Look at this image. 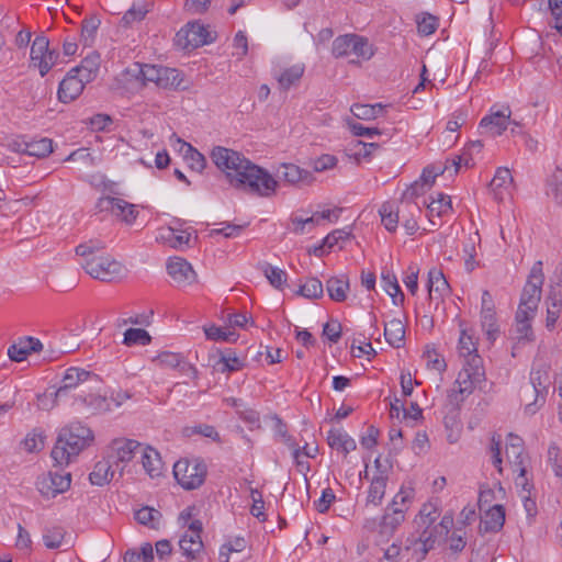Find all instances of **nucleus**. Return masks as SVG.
<instances>
[{"instance_id": "f257e3e1", "label": "nucleus", "mask_w": 562, "mask_h": 562, "mask_svg": "<svg viewBox=\"0 0 562 562\" xmlns=\"http://www.w3.org/2000/svg\"><path fill=\"white\" fill-rule=\"evenodd\" d=\"M214 165L225 173L227 181L236 189H248L260 196L276 193L278 181L263 168L255 165L243 154L222 146L211 151Z\"/></svg>"}, {"instance_id": "f03ea898", "label": "nucleus", "mask_w": 562, "mask_h": 562, "mask_svg": "<svg viewBox=\"0 0 562 562\" xmlns=\"http://www.w3.org/2000/svg\"><path fill=\"white\" fill-rule=\"evenodd\" d=\"M94 440L93 431L80 422L71 423L59 430L52 450L53 460L59 464H68Z\"/></svg>"}, {"instance_id": "7ed1b4c3", "label": "nucleus", "mask_w": 562, "mask_h": 562, "mask_svg": "<svg viewBox=\"0 0 562 562\" xmlns=\"http://www.w3.org/2000/svg\"><path fill=\"white\" fill-rule=\"evenodd\" d=\"M81 267L93 279L102 282H114L124 277L126 269L110 255H99L86 259Z\"/></svg>"}, {"instance_id": "20e7f679", "label": "nucleus", "mask_w": 562, "mask_h": 562, "mask_svg": "<svg viewBox=\"0 0 562 562\" xmlns=\"http://www.w3.org/2000/svg\"><path fill=\"white\" fill-rule=\"evenodd\" d=\"M173 475L177 482L186 490L200 487L206 476V465L198 459H182L173 464Z\"/></svg>"}, {"instance_id": "39448f33", "label": "nucleus", "mask_w": 562, "mask_h": 562, "mask_svg": "<svg viewBox=\"0 0 562 562\" xmlns=\"http://www.w3.org/2000/svg\"><path fill=\"white\" fill-rule=\"evenodd\" d=\"M331 52L337 58L353 54L364 60L370 59L374 54L368 40L356 34H346L335 38Z\"/></svg>"}, {"instance_id": "423d86ee", "label": "nucleus", "mask_w": 562, "mask_h": 562, "mask_svg": "<svg viewBox=\"0 0 562 562\" xmlns=\"http://www.w3.org/2000/svg\"><path fill=\"white\" fill-rule=\"evenodd\" d=\"M543 281L542 262L537 261L532 266L528 281L522 290L519 307H526L531 314L536 313L541 299Z\"/></svg>"}, {"instance_id": "0eeeda50", "label": "nucleus", "mask_w": 562, "mask_h": 562, "mask_svg": "<svg viewBox=\"0 0 562 562\" xmlns=\"http://www.w3.org/2000/svg\"><path fill=\"white\" fill-rule=\"evenodd\" d=\"M58 52L49 49V40L46 36H37L31 46L30 66L37 68L44 77L57 63Z\"/></svg>"}, {"instance_id": "6e6552de", "label": "nucleus", "mask_w": 562, "mask_h": 562, "mask_svg": "<svg viewBox=\"0 0 562 562\" xmlns=\"http://www.w3.org/2000/svg\"><path fill=\"white\" fill-rule=\"evenodd\" d=\"M212 41L207 29L198 22L188 23L176 34L177 46L186 50L198 48Z\"/></svg>"}, {"instance_id": "1a4fd4ad", "label": "nucleus", "mask_w": 562, "mask_h": 562, "mask_svg": "<svg viewBox=\"0 0 562 562\" xmlns=\"http://www.w3.org/2000/svg\"><path fill=\"white\" fill-rule=\"evenodd\" d=\"M71 482L69 472L50 471L37 479V490L45 497H55L58 494L66 492Z\"/></svg>"}, {"instance_id": "9d476101", "label": "nucleus", "mask_w": 562, "mask_h": 562, "mask_svg": "<svg viewBox=\"0 0 562 562\" xmlns=\"http://www.w3.org/2000/svg\"><path fill=\"white\" fill-rule=\"evenodd\" d=\"M512 111L509 106L503 110L494 111L491 109V114L484 116L480 122V127L485 130V133L492 137L503 134L509 124H517L516 120L510 119Z\"/></svg>"}, {"instance_id": "9b49d317", "label": "nucleus", "mask_w": 562, "mask_h": 562, "mask_svg": "<svg viewBox=\"0 0 562 562\" xmlns=\"http://www.w3.org/2000/svg\"><path fill=\"white\" fill-rule=\"evenodd\" d=\"M438 515L439 514L437 507L432 503L424 504L419 510L420 525L425 526L426 529H428V527L435 522ZM434 543L435 539L432 538V532L424 530L418 541H416V544L420 547V550L423 552L422 558H424L427 554V552L434 548Z\"/></svg>"}, {"instance_id": "f8f14e48", "label": "nucleus", "mask_w": 562, "mask_h": 562, "mask_svg": "<svg viewBox=\"0 0 562 562\" xmlns=\"http://www.w3.org/2000/svg\"><path fill=\"white\" fill-rule=\"evenodd\" d=\"M168 274L180 286L191 285L196 282V273L192 266L183 258H170L167 263Z\"/></svg>"}, {"instance_id": "ddd939ff", "label": "nucleus", "mask_w": 562, "mask_h": 562, "mask_svg": "<svg viewBox=\"0 0 562 562\" xmlns=\"http://www.w3.org/2000/svg\"><path fill=\"white\" fill-rule=\"evenodd\" d=\"M278 175L284 182L299 188L308 187L315 181L312 171L294 164H281L278 169Z\"/></svg>"}, {"instance_id": "4468645a", "label": "nucleus", "mask_w": 562, "mask_h": 562, "mask_svg": "<svg viewBox=\"0 0 562 562\" xmlns=\"http://www.w3.org/2000/svg\"><path fill=\"white\" fill-rule=\"evenodd\" d=\"M201 532L202 522L200 520H192L187 532L179 540L180 549L188 558L194 559L195 554L202 550Z\"/></svg>"}, {"instance_id": "2eb2a0df", "label": "nucleus", "mask_w": 562, "mask_h": 562, "mask_svg": "<svg viewBox=\"0 0 562 562\" xmlns=\"http://www.w3.org/2000/svg\"><path fill=\"white\" fill-rule=\"evenodd\" d=\"M481 324L488 340L494 341L498 333V328L496 324L495 305L493 297L487 290H484L482 293Z\"/></svg>"}, {"instance_id": "dca6fc26", "label": "nucleus", "mask_w": 562, "mask_h": 562, "mask_svg": "<svg viewBox=\"0 0 562 562\" xmlns=\"http://www.w3.org/2000/svg\"><path fill=\"white\" fill-rule=\"evenodd\" d=\"M86 81L79 77L72 69L60 81L58 87V100L63 103H69L77 99L85 89Z\"/></svg>"}, {"instance_id": "f3484780", "label": "nucleus", "mask_w": 562, "mask_h": 562, "mask_svg": "<svg viewBox=\"0 0 562 562\" xmlns=\"http://www.w3.org/2000/svg\"><path fill=\"white\" fill-rule=\"evenodd\" d=\"M153 361L161 368L178 369L182 374L190 375L192 379L198 378L196 368L187 362L180 353L162 351Z\"/></svg>"}, {"instance_id": "a211bd4d", "label": "nucleus", "mask_w": 562, "mask_h": 562, "mask_svg": "<svg viewBox=\"0 0 562 562\" xmlns=\"http://www.w3.org/2000/svg\"><path fill=\"white\" fill-rule=\"evenodd\" d=\"M89 379L97 380V375L85 369H67L61 380V385L55 392V401H59L67 395L70 389L77 387L79 384L85 383Z\"/></svg>"}, {"instance_id": "6ab92c4d", "label": "nucleus", "mask_w": 562, "mask_h": 562, "mask_svg": "<svg viewBox=\"0 0 562 562\" xmlns=\"http://www.w3.org/2000/svg\"><path fill=\"white\" fill-rule=\"evenodd\" d=\"M102 209L110 211L125 223L131 224L136 220L138 212L133 204L127 203L123 199L106 196L100 200Z\"/></svg>"}, {"instance_id": "aec40b11", "label": "nucleus", "mask_w": 562, "mask_h": 562, "mask_svg": "<svg viewBox=\"0 0 562 562\" xmlns=\"http://www.w3.org/2000/svg\"><path fill=\"white\" fill-rule=\"evenodd\" d=\"M42 349L43 344L40 339L34 337H22L8 348V356L10 360L21 362L24 361L32 352H40Z\"/></svg>"}, {"instance_id": "412c9836", "label": "nucleus", "mask_w": 562, "mask_h": 562, "mask_svg": "<svg viewBox=\"0 0 562 562\" xmlns=\"http://www.w3.org/2000/svg\"><path fill=\"white\" fill-rule=\"evenodd\" d=\"M482 381H474L472 375L468 371H460L457 380L454 381L453 387L449 392V398L451 403L459 404L465 400L467 396L472 394L476 384Z\"/></svg>"}, {"instance_id": "4be33fe9", "label": "nucleus", "mask_w": 562, "mask_h": 562, "mask_svg": "<svg viewBox=\"0 0 562 562\" xmlns=\"http://www.w3.org/2000/svg\"><path fill=\"white\" fill-rule=\"evenodd\" d=\"M142 74V64L133 63L117 76L116 81L125 91L135 92L143 89Z\"/></svg>"}, {"instance_id": "5701e85b", "label": "nucleus", "mask_w": 562, "mask_h": 562, "mask_svg": "<svg viewBox=\"0 0 562 562\" xmlns=\"http://www.w3.org/2000/svg\"><path fill=\"white\" fill-rule=\"evenodd\" d=\"M111 448L116 463H127L136 453H140L142 443L133 439L119 438L113 440Z\"/></svg>"}, {"instance_id": "b1692460", "label": "nucleus", "mask_w": 562, "mask_h": 562, "mask_svg": "<svg viewBox=\"0 0 562 562\" xmlns=\"http://www.w3.org/2000/svg\"><path fill=\"white\" fill-rule=\"evenodd\" d=\"M505 522V509L502 505H494L485 510L479 527L480 533L497 532Z\"/></svg>"}, {"instance_id": "393cba45", "label": "nucleus", "mask_w": 562, "mask_h": 562, "mask_svg": "<svg viewBox=\"0 0 562 562\" xmlns=\"http://www.w3.org/2000/svg\"><path fill=\"white\" fill-rule=\"evenodd\" d=\"M14 149L29 156L44 158L53 151V140L44 137L31 142H15Z\"/></svg>"}, {"instance_id": "a878e982", "label": "nucleus", "mask_w": 562, "mask_h": 562, "mask_svg": "<svg viewBox=\"0 0 562 562\" xmlns=\"http://www.w3.org/2000/svg\"><path fill=\"white\" fill-rule=\"evenodd\" d=\"M546 326L553 329L562 312V289L560 285L551 286L547 297Z\"/></svg>"}, {"instance_id": "bb28decb", "label": "nucleus", "mask_w": 562, "mask_h": 562, "mask_svg": "<svg viewBox=\"0 0 562 562\" xmlns=\"http://www.w3.org/2000/svg\"><path fill=\"white\" fill-rule=\"evenodd\" d=\"M428 294L430 300H441L450 293V285L441 270L436 268L428 272Z\"/></svg>"}, {"instance_id": "cd10ccee", "label": "nucleus", "mask_w": 562, "mask_h": 562, "mask_svg": "<svg viewBox=\"0 0 562 562\" xmlns=\"http://www.w3.org/2000/svg\"><path fill=\"white\" fill-rule=\"evenodd\" d=\"M75 401L87 407L92 415L105 414L112 411L109 398L100 394L78 395Z\"/></svg>"}, {"instance_id": "c85d7f7f", "label": "nucleus", "mask_w": 562, "mask_h": 562, "mask_svg": "<svg viewBox=\"0 0 562 562\" xmlns=\"http://www.w3.org/2000/svg\"><path fill=\"white\" fill-rule=\"evenodd\" d=\"M140 456L143 468L150 477H157L161 475L164 463L159 452L156 449L142 446Z\"/></svg>"}, {"instance_id": "c756f323", "label": "nucleus", "mask_w": 562, "mask_h": 562, "mask_svg": "<svg viewBox=\"0 0 562 562\" xmlns=\"http://www.w3.org/2000/svg\"><path fill=\"white\" fill-rule=\"evenodd\" d=\"M99 68L100 55L97 52H92L82 59L79 66L72 68V72H76L88 83L95 79Z\"/></svg>"}, {"instance_id": "7c9ffc66", "label": "nucleus", "mask_w": 562, "mask_h": 562, "mask_svg": "<svg viewBox=\"0 0 562 562\" xmlns=\"http://www.w3.org/2000/svg\"><path fill=\"white\" fill-rule=\"evenodd\" d=\"M327 442L330 448L344 452L347 456L357 447L356 441L341 429H331L327 435Z\"/></svg>"}, {"instance_id": "2f4dec72", "label": "nucleus", "mask_w": 562, "mask_h": 562, "mask_svg": "<svg viewBox=\"0 0 562 562\" xmlns=\"http://www.w3.org/2000/svg\"><path fill=\"white\" fill-rule=\"evenodd\" d=\"M404 519L405 508L403 507H395L393 510L386 512L380 524V535L385 537L392 536Z\"/></svg>"}, {"instance_id": "473e14b6", "label": "nucleus", "mask_w": 562, "mask_h": 562, "mask_svg": "<svg viewBox=\"0 0 562 562\" xmlns=\"http://www.w3.org/2000/svg\"><path fill=\"white\" fill-rule=\"evenodd\" d=\"M156 240L168 244L172 248L180 249L183 246H188L190 234L187 232L177 233L175 229L167 227L159 229Z\"/></svg>"}, {"instance_id": "72a5a7b5", "label": "nucleus", "mask_w": 562, "mask_h": 562, "mask_svg": "<svg viewBox=\"0 0 562 562\" xmlns=\"http://www.w3.org/2000/svg\"><path fill=\"white\" fill-rule=\"evenodd\" d=\"M535 314H531L526 307H518L516 313V333L518 340L525 339L530 341L533 339L530 321Z\"/></svg>"}, {"instance_id": "f704fd0d", "label": "nucleus", "mask_w": 562, "mask_h": 562, "mask_svg": "<svg viewBox=\"0 0 562 562\" xmlns=\"http://www.w3.org/2000/svg\"><path fill=\"white\" fill-rule=\"evenodd\" d=\"M326 290L329 297L336 302H344L349 290V281L345 276L331 277L326 281Z\"/></svg>"}, {"instance_id": "c9c22d12", "label": "nucleus", "mask_w": 562, "mask_h": 562, "mask_svg": "<svg viewBox=\"0 0 562 562\" xmlns=\"http://www.w3.org/2000/svg\"><path fill=\"white\" fill-rule=\"evenodd\" d=\"M513 176L508 168L499 167L494 178L490 182V188L494 192L496 200L502 201L504 199L502 189H507L513 184Z\"/></svg>"}, {"instance_id": "e433bc0d", "label": "nucleus", "mask_w": 562, "mask_h": 562, "mask_svg": "<svg viewBox=\"0 0 562 562\" xmlns=\"http://www.w3.org/2000/svg\"><path fill=\"white\" fill-rule=\"evenodd\" d=\"M385 340L393 347L400 348L405 337V328L401 319H392L384 326Z\"/></svg>"}, {"instance_id": "4c0bfd02", "label": "nucleus", "mask_w": 562, "mask_h": 562, "mask_svg": "<svg viewBox=\"0 0 562 562\" xmlns=\"http://www.w3.org/2000/svg\"><path fill=\"white\" fill-rule=\"evenodd\" d=\"M387 476L380 473L373 476L368 491L367 503L378 506L381 504L385 490H386Z\"/></svg>"}, {"instance_id": "58836bf2", "label": "nucleus", "mask_w": 562, "mask_h": 562, "mask_svg": "<svg viewBox=\"0 0 562 562\" xmlns=\"http://www.w3.org/2000/svg\"><path fill=\"white\" fill-rule=\"evenodd\" d=\"M428 187L422 182L420 180L415 181L411 187H408L402 195L401 203L404 204L411 212L417 211L422 212L419 205L415 203V199L423 195L426 192Z\"/></svg>"}, {"instance_id": "ea45409f", "label": "nucleus", "mask_w": 562, "mask_h": 562, "mask_svg": "<svg viewBox=\"0 0 562 562\" xmlns=\"http://www.w3.org/2000/svg\"><path fill=\"white\" fill-rule=\"evenodd\" d=\"M101 24L98 15L93 14L90 18H87L81 23V32H80V42L85 47L92 46L97 31Z\"/></svg>"}, {"instance_id": "a19ab883", "label": "nucleus", "mask_w": 562, "mask_h": 562, "mask_svg": "<svg viewBox=\"0 0 562 562\" xmlns=\"http://www.w3.org/2000/svg\"><path fill=\"white\" fill-rule=\"evenodd\" d=\"M182 76L181 72L176 68L161 67V75H159L158 87L162 89H181Z\"/></svg>"}, {"instance_id": "79ce46f5", "label": "nucleus", "mask_w": 562, "mask_h": 562, "mask_svg": "<svg viewBox=\"0 0 562 562\" xmlns=\"http://www.w3.org/2000/svg\"><path fill=\"white\" fill-rule=\"evenodd\" d=\"M114 475L112 465L109 461H99L95 463L93 471L89 475L91 484L102 486L109 483Z\"/></svg>"}, {"instance_id": "37998d69", "label": "nucleus", "mask_w": 562, "mask_h": 562, "mask_svg": "<svg viewBox=\"0 0 562 562\" xmlns=\"http://www.w3.org/2000/svg\"><path fill=\"white\" fill-rule=\"evenodd\" d=\"M260 270L273 288L280 290L286 284L288 273L284 270L273 267L269 262L260 263Z\"/></svg>"}, {"instance_id": "c03bdc74", "label": "nucleus", "mask_w": 562, "mask_h": 562, "mask_svg": "<svg viewBox=\"0 0 562 562\" xmlns=\"http://www.w3.org/2000/svg\"><path fill=\"white\" fill-rule=\"evenodd\" d=\"M530 382L537 396H544L550 384V376L546 367L533 369L530 373Z\"/></svg>"}, {"instance_id": "a18cd8bd", "label": "nucleus", "mask_w": 562, "mask_h": 562, "mask_svg": "<svg viewBox=\"0 0 562 562\" xmlns=\"http://www.w3.org/2000/svg\"><path fill=\"white\" fill-rule=\"evenodd\" d=\"M398 211V207L391 202L383 203L379 211L381 222L389 232H395L397 228Z\"/></svg>"}, {"instance_id": "49530a36", "label": "nucleus", "mask_w": 562, "mask_h": 562, "mask_svg": "<svg viewBox=\"0 0 562 562\" xmlns=\"http://www.w3.org/2000/svg\"><path fill=\"white\" fill-rule=\"evenodd\" d=\"M161 514L153 507H142L135 512V519L151 529H158L160 524Z\"/></svg>"}, {"instance_id": "de8ad7c7", "label": "nucleus", "mask_w": 562, "mask_h": 562, "mask_svg": "<svg viewBox=\"0 0 562 562\" xmlns=\"http://www.w3.org/2000/svg\"><path fill=\"white\" fill-rule=\"evenodd\" d=\"M464 358L465 363L463 366L462 371H468V373L472 375V379L474 381L483 382L485 379V372L483 368L482 358L477 353L465 356Z\"/></svg>"}, {"instance_id": "09e8293b", "label": "nucleus", "mask_w": 562, "mask_h": 562, "mask_svg": "<svg viewBox=\"0 0 562 562\" xmlns=\"http://www.w3.org/2000/svg\"><path fill=\"white\" fill-rule=\"evenodd\" d=\"M244 367V362L239 359L235 352L227 350L222 353L221 359L216 363L215 368L217 371L224 373L226 371H237Z\"/></svg>"}, {"instance_id": "8fccbe9b", "label": "nucleus", "mask_w": 562, "mask_h": 562, "mask_svg": "<svg viewBox=\"0 0 562 562\" xmlns=\"http://www.w3.org/2000/svg\"><path fill=\"white\" fill-rule=\"evenodd\" d=\"M304 74L303 65H294L284 69L278 77V82L282 89H289L292 85L297 82Z\"/></svg>"}, {"instance_id": "3c124183", "label": "nucleus", "mask_w": 562, "mask_h": 562, "mask_svg": "<svg viewBox=\"0 0 562 562\" xmlns=\"http://www.w3.org/2000/svg\"><path fill=\"white\" fill-rule=\"evenodd\" d=\"M183 146L187 147L183 158L188 166L194 171L202 172L206 166L205 157L190 144L183 142Z\"/></svg>"}, {"instance_id": "603ef678", "label": "nucleus", "mask_w": 562, "mask_h": 562, "mask_svg": "<svg viewBox=\"0 0 562 562\" xmlns=\"http://www.w3.org/2000/svg\"><path fill=\"white\" fill-rule=\"evenodd\" d=\"M427 210L430 222L435 224L432 221L434 216L440 217L451 210L450 196L440 193L438 199H434L429 204H427Z\"/></svg>"}, {"instance_id": "864d4df0", "label": "nucleus", "mask_w": 562, "mask_h": 562, "mask_svg": "<svg viewBox=\"0 0 562 562\" xmlns=\"http://www.w3.org/2000/svg\"><path fill=\"white\" fill-rule=\"evenodd\" d=\"M66 531L63 527H49L44 530L43 541L48 549H58L61 547Z\"/></svg>"}, {"instance_id": "5fc2aeb1", "label": "nucleus", "mask_w": 562, "mask_h": 562, "mask_svg": "<svg viewBox=\"0 0 562 562\" xmlns=\"http://www.w3.org/2000/svg\"><path fill=\"white\" fill-rule=\"evenodd\" d=\"M150 341H151V337L143 328H128L124 333L123 344L126 346H133V345L146 346Z\"/></svg>"}, {"instance_id": "6e6d98bb", "label": "nucleus", "mask_w": 562, "mask_h": 562, "mask_svg": "<svg viewBox=\"0 0 562 562\" xmlns=\"http://www.w3.org/2000/svg\"><path fill=\"white\" fill-rule=\"evenodd\" d=\"M382 282H383V288L385 290V292L393 297V302L394 304H397V301L396 299L400 297V301L403 302L404 301V294L400 288V284L397 282V278L395 274L393 273H390V272H386V273H382Z\"/></svg>"}, {"instance_id": "4d7b16f0", "label": "nucleus", "mask_w": 562, "mask_h": 562, "mask_svg": "<svg viewBox=\"0 0 562 562\" xmlns=\"http://www.w3.org/2000/svg\"><path fill=\"white\" fill-rule=\"evenodd\" d=\"M382 110L381 104H353L350 109L351 113L360 120H373Z\"/></svg>"}, {"instance_id": "13d9d810", "label": "nucleus", "mask_w": 562, "mask_h": 562, "mask_svg": "<svg viewBox=\"0 0 562 562\" xmlns=\"http://www.w3.org/2000/svg\"><path fill=\"white\" fill-rule=\"evenodd\" d=\"M105 248V244L101 240L91 239L87 243H82L78 245L75 249L77 256L83 258V261L91 257H98L97 252L103 250Z\"/></svg>"}, {"instance_id": "bf43d9fd", "label": "nucleus", "mask_w": 562, "mask_h": 562, "mask_svg": "<svg viewBox=\"0 0 562 562\" xmlns=\"http://www.w3.org/2000/svg\"><path fill=\"white\" fill-rule=\"evenodd\" d=\"M323 284L316 278H310L297 290V294L307 299H319L323 296Z\"/></svg>"}, {"instance_id": "052dcab7", "label": "nucleus", "mask_w": 562, "mask_h": 562, "mask_svg": "<svg viewBox=\"0 0 562 562\" xmlns=\"http://www.w3.org/2000/svg\"><path fill=\"white\" fill-rule=\"evenodd\" d=\"M291 223L293 225L292 232L297 235L310 232L313 226L318 225V212L314 213L311 217H292Z\"/></svg>"}, {"instance_id": "680f3d73", "label": "nucleus", "mask_w": 562, "mask_h": 562, "mask_svg": "<svg viewBox=\"0 0 562 562\" xmlns=\"http://www.w3.org/2000/svg\"><path fill=\"white\" fill-rule=\"evenodd\" d=\"M45 436L42 431L33 430L27 434L22 445L27 452L40 451L44 448Z\"/></svg>"}, {"instance_id": "e2e57ef3", "label": "nucleus", "mask_w": 562, "mask_h": 562, "mask_svg": "<svg viewBox=\"0 0 562 562\" xmlns=\"http://www.w3.org/2000/svg\"><path fill=\"white\" fill-rule=\"evenodd\" d=\"M424 358L426 359L427 367L438 372L446 370L445 359L439 356L435 348L427 346L424 351Z\"/></svg>"}, {"instance_id": "0e129e2a", "label": "nucleus", "mask_w": 562, "mask_h": 562, "mask_svg": "<svg viewBox=\"0 0 562 562\" xmlns=\"http://www.w3.org/2000/svg\"><path fill=\"white\" fill-rule=\"evenodd\" d=\"M522 451V448L506 446L507 459L517 468L516 470L519 471V476L524 477L526 475V468L524 467Z\"/></svg>"}, {"instance_id": "69168bd1", "label": "nucleus", "mask_w": 562, "mask_h": 562, "mask_svg": "<svg viewBox=\"0 0 562 562\" xmlns=\"http://www.w3.org/2000/svg\"><path fill=\"white\" fill-rule=\"evenodd\" d=\"M448 171V166L438 164L426 167L420 176V181L424 182L428 188L435 182L437 176Z\"/></svg>"}, {"instance_id": "338daca9", "label": "nucleus", "mask_w": 562, "mask_h": 562, "mask_svg": "<svg viewBox=\"0 0 562 562\" xmlns=\"http://www.w3.org/2000/svg\"><path fill=\"white\" fill-rule=\"evenodd\" d=\"M146 13L147 10H145L143 7L133 5L121 19V25L124 27H130L135 22H140L145 18Z\"/></svg>"}, {"instance_id": "774afa93", "label": "nucleus", "mask_w": 562, "mask_h": 562, "mask_svg": "<svg viewBox=\"0 0 562 562\" xmlns=\"http://www.w3.org/2000/svg\"><path fill=\"white\" fill-rule=\"evenodd\" d=\"M337 161L335 156L325 154L312 161V168L315 172H323L333 169Z\"/></svg>"}]
</instances>
